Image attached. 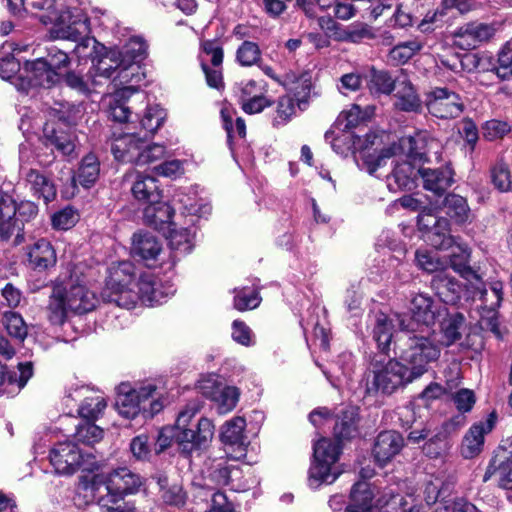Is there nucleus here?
Listing matches in <instances>:
<instances>
[{"mask_svg":"<svg viewBox=\"0 0 512 512\" xmlns=\"http://www.w3.org/2000/svg\"><path fill=\"white\" fill-rule=\"evenodd\" d=\"M329 506L334 511L345 508V512H421L416 497L404 495L399 482H355L348 503L343 494H334Z\"/></svg>","mask_w":512,"mask_h":512,"instance_id":"obj_1","label":"nucleus"},{"mask_svg":"<svg viewBox=\"0 0 512 512\" xmlns=\"http://www.w3.org/2000/svg\"><path fill=\"white\" fill-rule=\"evenodd\" d=\"M66 0H35L34 9L42 13L35 16L44 25H53L51 34L56 39L78 42L74 53L79 58L90 57L97 43L89 36L90 21L85 9L67 6Z\"/></svg>","mask_w":512,"mask_h":512,"instance_id":"obj_2","label":"nucleus"},{"mask_svg":"<svg viewBox=\"0 0 512 512\" xmlns=\"http://www.w3.org/2000/svg\"><path fill=\"white\" fill-rule=\"evenodd\" d=\"M418 227L426 233L430 244L440 250L451 249L450 263L452 269L467 280H479L478 275L468 265L470 251L465 244L458 243L450 235V223L447 218L440 217L432 209H423L418 216Z\"/></svg>","mask_w":512,"mask_h":512,"instance_id":"obj_3","label":"nucleus"},{"mask_svg":"<svg viewBox=\"0 0 512 512\" xmlns=\"http://www.w3.org/2000/svg\"><path fill=\"white\" fill-rule=\"evenodd\" d=\"M403 333L397 338L395 346L400 360L408 365L409 373L417 379L427 371L430 362L440 357V346L434 332L427 335L414 334V332Z\"/></svg>","mask_w":512,"mask_h":512,"instance_id":"obj_4","label":"nucleus"},{"mask_svg":"<svg viewBox=\"0 0 512 512\" xmlns=\"http://www.w3.org/2000/svg\"><path fill=\"white\" fill-rule=\"evenodd\" d=\"M141 482H78L76 493L84 494V503L94 500L103 512H132L134 507L124 502L125 497L135 494Z\"/></svg>","mask_w":512,"mask_h":512,"instance_id":"obj_5","label":"nucleus"},{"mask_svg":"<svg viewBox=\"0 0 512 512\" xmlns=\"http://www.w3.org/2000/svg\"><path fill=\"white\" fill-rule=\"evenodd\" d=\"M414 380L408 367L399 360L374 359L366 372V393L390 395Z\"/></svg>","mask_w":512,"mask_h":512,"instance_id":"obj_6","label":"nucleus"},{"mask_svg":"<svg viewBox=\"0 0 512 512\" xmlns=\"http://www.w3.org/2000/svg\"><path fill=\"white\" fill-rule=\"evenodd\" d=\"M198 410L196 404L187 405L175 422L173 437L186 453L207 447L214 435V426L208 418H200L195 424L192 422Z\"/></svg>","mask_w":512,"mask_h":512,"instance_id":"obj_7","label":"nucleus"},{"mask_svg":"<svg viewBox=\"0 0 512 512\" xmlns=\"http://www.w3.org/2000/svg\"><path fill=\"white\" fill-rule=\"evenodd\" d=\"M111 151L116 160L136 165L152 164L165 156V147L150 144L146 135L124 133L113 139Z\"/></svg>","mask_w":512,"mask_h":512,"instance_id":"obj_8","label":"nucleus"},{"mask_svg":"<svg viewBox=\"0 0 512 512\" xmlns=\"http://www.w3.org/2000/svg\"><path fill=\"white\" fill-rule=\"evenodd\" d=\"M155 391L156 386L153 384L134 387L129 382H122L116 388L115 407L121 416L134 419L141 412H147L146 404L149 403L148 412L153 415L162 409V404L154 400Z\"/></svg>","mask_w":512,"mask_h":512,"instance_id":"obj_9","label":"nucleus"},{"mask_svg":"<svg viewBox=\"0 0 512 512\" xmlns=\"http://www.w3.org/2000/svg\"><path fill=\"white\" fill-rule=\"evenodd\" d=\"M49 459L54 471L59 476H72L77 470L94 472L99 468L95 457L83 455L81 450L70 440L57 442L50 450Z\"/></svg>","mask_w":512,"mask_h":512,"instance_id":"obj_10","label":"nucleus"},{"mask_svg":"<svg viewBox=\"0 0 512 512\" xmlns=\"http://www.w3.org/2000/svg\"><path fill=\"white\" fill-rule=\"evenodd\" d=\"M410 312L412 315L410 319L400 314L396 315L397 326L401 332H416L418 325L426 327L434 325L445 312V308L437 304L430 295L417 293L410 301Z\"/></svg>","mask_w":512,"mask_h":512,"instance_id":"obj_11","label":"nucleus"},{"mask_svg":"<svg viewBox=\"0 0 512 512\" xmlns=\"http://www.w3.org/2000/svg\"><path fill=\"white\" fill-rule=\"evenodd\" d=\"M342 447L337 439L321 438L314 444V461L309 469V480H336L340 471L336 466Z\"/></svg>","mask_w":512,"mask_h":512,"instance_id":"obj_12","label":"nucleus"},{"mask_svg":"<svg viewBox=\"0 0 512 512\" xmlns=\"http://www.w3.org/2000/svg\"><path fill=\"white\" fill-rule=\"evenodd\" d=\"M428 112L439 119L458 118L465 109L463 98L447 87H434L425 95Z\"/></svg>","mask_w":512,"mask_h":512,"instance_id":"obj_13","label":"nucleus"},{"mask_svg":"<svg viewBox=\"0 0 512 512\" xmlns=\"http://www.w3.org/2000/svg\"><path fill=\"white\" fill-rule=\"evenodd\" d=\"M121 61L123 69L120 77L126 81L139 82L140 66L138 63L142 61L147 53V44L142 37L133 36L122 47L121 51H116Z\"/></svg>","mask_w":512,"mask_h":512,"instance_id":"obj_14","label":"nucleus"},{"mask_svg":"<svg viewBox=\"0 0 512 512\" xmlns=\"http://www.w3.org/2000/svg\"><path fill=\"white\" fill-rule=\"evenodd\" d=\"M134 282V267L130 262L113 264L109 268L106 288L102 296L106 301L117 304V298L122 296L124 291H131Z\"/></svg>","mask_w":512,"mask_h":512,"instance_id":"obj_15","label":"nucleus"},{"mask_svg":"<svg viewBox=\"0 0 512 512\" xmlns=\"http://www.w3.org/2000/svg\"><path fill=\"white\" fill-rule=\"evenodd\" d=\"M27 73L26 80L20 79L21 84L16 83L19 91L28 92L30 87L50 88L60 80V75L48 65L44 58H38L28 62L25 67Z\"/></svg>","mask_w":512,"mask_h":512,"instance_id":"obj_16","label":"nucleus"},{"mask_svg":"<svg viewBox=\"0 0 512 512\" xmlns=\"http://www.w3.org/2000/svg\"><path fill=\"white\" fill-rule=\"evenodd\" d=\"M437 146L438 143L429 132L417 131L413 135L401 137L396 144V150L409 161L424 162L427 154Z\"/></svg>","mask_w":512,"mask_h":512,"instance_id":"obj_17","label":"nucleus"},{"mask_svg":"<svg viewBox=\"0 0 512 512\" xmlns=\"http://www.w3.org/2000/svg\"><path fill=\"white\" fill-rule=\"evenodd\" d=\"M62 291L66 297L69 310L72 313H88L92 311L98 303V298L95 293L87 287L83 279L74 280L71 278L67 286L62 287Z\"/></svg>","mask_w":512,"mask_h":512,"instance_id":"obj_18","label":"nucleus"},{"mask_svg":"<svg viewBox=\"0 0 512 512\" xmlns=\"http://www.w3.org/2000/svg\"><path fill=\"white\" fill-rule=\"evenodd\" d=\"M496 422L497 414L492 411L485 420L478 421L469 428L461 445L463 457L470 459L482 451L485 435L494 429Z\"/></svg>","mask_w":512,"mask_h":512,"instance_id":"obj_19","label":"nucleus"},{"mask_svg":"<svg viewBox=\"0 0 512 512\" xmlns=\"http://www.w3.org/2000/svg\"><path fill=\"white\" fill-rule=\"evenodd\" d=\"M66 399L79 403L78 414L87 420H96L106 408L104 397L85 386L69 391Z\"/></svg>","mask_w":512,"mask_h":512,"instance_id":"obj_20","label":"nucleus"},{"mask_svg":"<svg viewBox=\"0 0 512 512\" xmlns=\"http://www.w3.org/2000/svg\"><path fill=\"white\" fill-rule=\"evenodd\" d=\"M493 25L471 22L459 27L454 33V44L464 50L475 49L495 34Z\"/></svg>","mask_w":512,"mask_h":512,"instance_id":"obj_21","label":"nucleus"},{"mask_svg":"<svg viewBox=\"0 0 512 512\" xmlns=\"http://www.w3.org/2000/svg\"><path fill=\"white\" fill-rule=\"evenodd\" d=\"M43 138L45 146L56 149L62 156L71 159L78 156L76 136L62 127L54 123H46L43 128Z\"/></svg>","mask_w":512,"mask_h":512,"instance_id":"obj_22","label":"nucleus"},{"mask_svg":"<svg viewBox=\"0 0 512 512\" xmlns=\"http://www.w3.org/2000/svg\"><path fill=\"white\" fill-rule=\"evenodd\" d=\"M203 53L209 57L213 67H209L205 60H202L201 66L206 77L207 84L219 89L223 85L221 64L223 61V50L215 41H204L202 44Z\"/></svg>","mask_w":512,"mask_h":512,"instance_id":"obj_23","label":"nucleus"},{"mask_svg":"<svg viewBox=\"0 0 512 512\" xmlns=\"http://www.w3.org/2000/svg\"><path fill=\"white\" fill-rule=\"evenodd\" d=\"M155 285H157V279L153 275H142L137 282H134L131 291H124L122 296L117 298V305L126 309L135 307L138 301L147 305Z\"/></svg>","mask_w":512,"mask_h":512,"instance_id":"obj_24","label":"nucleus"},{"mask_svg":"<svg viewBox=\"0 0 512 512\" xmlns=\"http://www.w3.org/2000/svg\"><path fill=\"white\" fill-rule=\"evenodd\" d=\"M419 176L418 168L405 159L397 161L391 175L387 176V187L392 192L412 190L416 187Z\"/></svg>","mask_w":512,"mask_h":512,"instance_id":"obj_25","label":"nucleus"},{"mask_svg":"<svg viewBox=\"0 0 512 512\" xmlns=\"http://www.w3.org/2000/svg\"><path fill=\"white\" fill-rule=\"evenodd\" d=\"M404 440L396 431L381 432L374 443L373 454L376 461L382 465L394 458L403 448Z\"/></svg>","mask_w":512,"mask_h":512,"instance_id":"obj_26","label":"nucleus"},{"mask_svg":"<svg viewBox=\"0 0 512 512\" xmlns=\"http://www.w3.org/2000/svg\"><path fill=\"white\" fill-rule=\"evenodd\" d=\"M162 252L158 239L149 233H135L132 242V254L140 258L147 266H153Z\"/></svg>","mask_w":512,"mask_h":512,"instance_id":"obj_27","label":"nucleus"},{"mask_svg":"<svg viewBox=\"0 0 512 512\" xmlns=\"http://www.w3.org/2000/svg\"><path fill=\"white\" fill-rule=\"evenodd\" d=\"M173 214V208L160 199L156 203L146 205L143 219L147 225L166 234V229L176 225V222L172 221Z\"/></svg>","mask_w":512,"mask_h":512,"instance_id":"obj_28","label":"nucleus"},{"mask_svg":"<svg viewBox=\"0 0 512 512\" xmlns=\"http://www.w3.org/2000/svg\"><path fill=\"white\" fill-rule=\"evenodd\" d=\"M431 287L440 300L446 304L454 305L460 300L462 285L447 270L440 271L433 276Z\"/></svg>","mask_w":512,"mask_h":512,"instance_id":"obj_29","label":"nucleus"},{"mask_svg":"<svg viewBox=\"0 0 512 512\" xmlns=\"http://www.w3.org/2000/svg\"><path fill=\"white\" fill-rule=\"evenodd\" d=\"M133 197L147 205L162 198V191L155 177L135 172V181L131 187Z\"/></svg>","mask_w":512,"mask_h":512,"instance_id":"obj_30","label":"nucleus"},{"mask_svg":"<svg viewBox=\"0 0 512 512\" xmlns=\"http://www.w3.org/2000/svg\"><path fill=\"white\" fill-rule=\"evenodd\" d=\"M395 102L397 109L404 112H420L422 109V101L416 92L412 83L403 77L398 80L395 88Z\"/></svg>","mask_w":512,"mask_h":512,"instance_id":"obj_31","label":"nucleus"},{"mask_svg":"<svg viewBox=\"0 0 512 512\" xmlns=\"http://www.w3.org/2000/svg\"><path fill=\"white\" fill-rule=\"evenodd\" d=\"M418 172L423 180V187L435 194L443 193L453 183V173L449 167L418 168Z\"/></svg>","mask_w":512,"mask_h":512,"instance_id":"obj_32","label":"nucleus"},{"mask_svg":"<svg viewBox=\"0 0 512 512\" xmlns=\"http://www.w3.org/2000/svg\"><path fill=\"white\" fill-rule=\"evenodd\" d=\"M29 265L39 271L56 264V252L51 243L45 239L36 241L27 251Z\"/></svg>","mask_w":512,"mask_h":512,"instance_id":"obj_33","label":"nucleus"},{"mask_svg":"<svg viewBox=\"0 0 512 512\" xmlns=\"http://www.w3.org/2000/svg\"><path fill=\"white\" fill-rule=\"evenodd\" d=\"M136 92L137 88L134 85H130L118 89L110 96L108 101V115L113 121L119 123L128 121L131 111L126 105V100Z\"/></svg>","mask_w":512,"mask_h":512,"instance_id":"obj_34","label":"nucleus"},{"mask_svg":"<svg viewBox=\"0 0 512 512\" xmlns=\"http://www.w3.org/2000/svg\"><path fill=\"white\" fill-rule=\"evenodd\" d=\"M245 427L246 420L243 417L237 416L227 421L221 430V440L223 443L238 446V453L234 456L236 460L246 455V448L244 447Z\"/></svg>","mask_w":512,"mask_h":512,"instance_id":"obj_35","label":"nucleus"},{"mask_svg":"<svg viewBox=\"0 0 512 512\" xmlns=\"http://www.w3.org/2000/svg\"><path fill=\"white\" fill-rule=\"evenodd\" d=\"M26 185L34 196L42 198L48 203L56 197V188L52 181L37 169H29L24 172Z\"/></svg>","mask_w":512,"mask_h":512,"instance_id":"obj_36","label":"nucleus"},{"mask_svg":"<svg viewBox=\"0 0 512 512\" xmlns=\"http://www.w3.org/2000/svg\"><path fill=\"white\" fill-rule=\"evenodd\" d=\"M64 82L70 89L84 96L96 92V89L102 85V81L92 74L91 69L86 73L81 70H71L66 73Z\"/></svg>","mask_w":512,"mask_h":512,"instance_id":"obj_37","label":"nucleus"},{"mask_svg":"<svg viewBox=\"0 0 512 512\" xmlns=\"http://www.w3.org/2000/svg\"><path fill=\"white\" fill-rule=\"evenodd\" d=\"M396 315L392 318L381 312L375 314L373 338L382 352H386L391 344L397 323Z\"/></svg>","mask_w":512,"mask_h":512,"instance_id":"obj_38","label":"nucleus"},{"mask_svg":"<svg viewBox=\"0 0 512 512\" xmlns=\"http://www.w3.org/2000/svg\"><path fill=\"white\" fill-rule=\"evenodd\" d=\"M122 63L116 51H111L93 64L90 69L92 74L100 79L102 83L104 80L113 77L115 73H117L115 78H118L120 83H129L130 81H126L120 77L121 70L123 69Z\"/></svg>","mask_w":512,"mask_h":512,"instance_id":"obj_39","label":"nucleus"},{"mask_svg":"<svg viewBox=\"0 0 512 512\" xmlns=\"http://www.w3.org/2000/svg\"><path fill=\"white\" fill-rule=\"evenodd\" d=\"M419 490L427 505L446 504L454 492L453 482H419Z\"/></svg>","mask_w":512,"mask_h":512,"instance_id":"obj_40","label":"nucleus"},{"mask_svg":"<svg viewBox=\"0 0 512 512\" xmlns=\"http://www.w3.org/2000/svg\"><path fill=\"white\" fill-rule=\"evenodd\" d=\"M498 480H512V452L505 448H499L490 461L484 480L488 478Z\"/></svg>","mask_w":512,"mask_h":512,"instance_id":"obj_41","label":"nucleus"},{"mask_svg":"<svg viewBox=\"0 0 512 512\" xmlns=\"http://www.w3.org/2000/svg\"><path fill=\"white\" fill-rule=\"evenodd\" d=\"M33 375V364L30 361L19 362L17 369L6 372L0 363V386L6 385L20 391Z\"/></svg>","mask_w":512,"mask_h":512,"instance_id":"obj_42","label":"nucleus"},{"mask_svg":"<svg viewBox=\"0 0 512 512\" xmlns=\"http://www.w3.org/2000/svg\"><path fill=\"white\" fill-rule=\"evenodd\" d=\"M195 231L190 227H182L177 222L175 226L166 229V238L170 248L174 251L186 254L192 250Z\"/></svg>","mask_w":512,"mask_h":512,"instance_id":"obj_43","label":"nucleus"},{"mask_svg":"<svg viewBox=\"0 0 512 512\" xmlns=\"http://www.w3.org/2000/svg\"><path fill=\"white\" fill-rule=\"evenodd\" d=\"M99 174L100 162L95 154L89 153L82 158L74 181L85 188H90L98 180Z\"/></svg>","mask_w":512,"mask_h":512,"instance_id":"obj_44","label":"nucleus"},{"mask_svg":"<svg viewBox=\"0 0 512 512\" xmlns=\"http://www.w3.org/2000/svg\"><path fill=\"white\" fill-rule=\"evenodd\" d=\"M357 411L353 407L343 409L336 417L333 434L338 441L352 438L356 432Z\"/></svg>","mask_w":512,"mask_h":512,"instance_id":"obj_45","label":"nucleus"},{"mask_svg":"<svg viewBox=\"0 0 512 512\" xmlns=\"http://www.w3.org/2000/svg\"><path fill=\"white\" fill-rule=\"evenodd\" d=\"M68 312L70 310L62 287L57 286L53 289L47 306L48 320L53 325H61L65 322Z\"/></svg>","mask_w":512,"mask_h":512,"instance_id":"obj_46","label":"nucleus"},{"mask_svg":"<svg viewBox=\"0 0 512 512\" xmlns=\"http://www.w3.org/2000/svg\"><path fill=\"white\" fill-rule=\"evenodd\" d=\"M465 318L460 313H455L446 318L441 324L442 339L437 340L440 348L450 346L461 338Z\"/></svg>","mask_w":512,"mask_h":512,"instance_id":"obj_47","label":"nucleus"},{"mask_svg":"<svg viewBox=\"0 0 512 512\" xmlns=\"http://www.w3.org/2000/svg\"><path fill=\"white\" fill-rule=\"evenodd\" d=\"M444 206L446 213L457 224H464L471 220V210L464 197L457 194H449L445 197Z\"/></svg>","mask_w":512,"mask_h":512,"instance_id":"obj_48","label":"nucleus"},{"mask_svg":"<svg viewBox=\"0 0 512 512\" xmlns=\"http://www.w3.org/2000/svg\"><path fill=\"white\" fill-rule=\"evenodd\" d=\"M374 111V106H366L362 109L359 105L354 104L349 110L340 114L337 123L340 126L343 125V130L351 129L369 120L373 116Z\"/></svg>","mask_w":512,"mask_h":512,"instance_id":"obj_49","label":"nucleus"},{"mask_svg":"<svg viewBox=\"0 0 512 512\" xmlns=\"http://www.w3.org/2000/svg\"><path fill=\"white\" fill-rule=\"evenodd\" d=\"M397 154L396 143H393L390 147L383 149L381 153L377 155H364L362 163L359 164V166L361 169H365L370 175H376L377 170L385 165L386 160Z\"/></svg>","mask_w":512,"mask_h":512,"instance_id":"obj_50","label":"nucleus"},{"mask_svg":"<svg viewBox=\"0 0 512 512\" xmlns=\"http://www.w3.org/2000/svg\"><path fill=\"white\" fill-rule=\"evenodd\" d=\"M239 400V391L233 386H221L212 401L217 404L218 411L221 414L232 411Z\"/></svg>","mask_w":512,"mask_h":512,"instance_id":"obj_51","label":"nucleus"},{"mask_svg":"<svg viewBox=\"0 0 512 512\" xmlns=\"http://www.w3.org/2000/svg\"><path fill=\"white\" fill-rule=\"evenodd\" d=\"M3 324L11 337L21 342L27 337L28 327L19 313L5 312L3 314Z\"/></svg>","mask_w":512,"mask_h":512,"instance_id":"obj_52","label":"nucleus"},{"mask_svg":"<svg viewBox=\"0 0 512 512\" xmlns=\"http://www.w3.org/2000/svg\"><path fill=\"white\" fill-rule=\"evenodd\" d=\"M220 114H221L223 128L225 129V131L227 133V139H228L229 144L231 143V140L235 136H238L240 138L245 137L246 124L242 118L237 117L235 120V123H234L233 112L226 107L221 109Z\"/></svg>","mask_w":512,"mask_h":512,"instance_id":"obj_53","label":"nucleus"},{"mask_svg":"<svg viewBox=\"0 0 512 512\" xmlns=\"http://www.w3.org/2000/svg\"><path fill=\"white\" fill-rule=\"evenodd\" d=\"M398 80L401 79H393L386 71H373L369 81V88L373 93L388 95L395 90Z\"/></svg>","mask_w":512,"mask_h":512,"instance_id":"obj_54","label":"nucleus"},{"mask_svg":"<svg viewBox=\"0 0 512 512\" xmlns=\"http://www.w3.org/2000/svg\"><path fill=\"white\" fill-rule=\"evenodd\" d=\"M92 420H88L83 424H79L76 427L74 438L84 445H94L103 438V429L95 425Z\"/></svg>","mask_w":512,"mask_h":512,"instance_id":"obj_55","label":"nucleus"},{"mask_svg":"<svg viewBox=\"0 0 512 512\" xmlns=\"http://www.w3.org/2000/svg\"><path fill=\"white\" fill-rule=\"evenodd\" d=\"M374 37L372 28L364 23H355L341 30L336 35L337 41H350L353 43L361 42L364 39Z\"/></svg>","mask_w":512,"mask_h":512,"instance_id":"obj_56","label":"nucleus"},{"mask_svg":"<svg viewBox=\"0 0 512 512\" xmlns=\"http://www.w3.org/2000/svg\"><path fill=\"white\" fill-rule=\"evenodd\" d=\"M423 47L417 40L400 43L390 50L389 57L397 64L406 63Z\"/></svg>","mask_w":512,"mask_h":512,"instance_id":"obj_57","label":"nucleus"},{"mask_svg":"<svg viewBox=\"0 0 512 512\" xmlns=\"http://www.w3.org/2000/svg\"><path fill=\"white\" fill-rule=\"evenodd\" d=\"M165 119V112L158 105L148 107L143 118L140 121L142 129L145 131L146 138L152 136L162 125Z\"/></svg>","mask_w":512,"mask_h":512,"instance_id":"obj_58","label":"nucleus"},{"mask_svg":"<svg viewBox=\"0 0 512 512\" xmlns=\"http://www.w3.org/2000/svg\"><path fill=\"white\" fill-rule=\"evenodd\" d=\"M236 59L241 66H253L261 60L259 46L251 41H244L236 52Z\"/></svg>","mask_w":512,"mask_h":512,"instance_id":"obj_59","label":"nucleus"},{"mask_svg":"<svg viewBox=\"0 0 512 512\" xmlns=\"http://www.w3.org/2000/svg\"><path fill=\"white\" fill-rule=\"evenodd\" d=\"M491 181L499 191H509L512 185V180L508 164L502 160L497 161L491 168Z\"/></svg>","mask_w":512,"mask_h":512,"instance_id":"obj_60","label":"nucleus"},{"mask_svg":"<svg viewBox=\"0 0 512 512\" xmlns=\"http://www.w3.org/2000/svg\"><path fill=\"white\" fill-rule=\"evenodd\" d=\"M161 497L167 504L180 506L185 503L186 492L180 482H164L161 485Z\"/></svg>","mask_w":512,"mask_h":512,"instance_id":"obj_61","label":"nucleus"},{"mask_svg":"<svg viewBox=\"0 0 512 512\" xmlns=\"http://www.w3.org/2000/svg\"><path fill=\"white\" fill-rule=\"evenodd\" d=\"M479 299L485 303L491 310L500 306L503 299V284L500 281H494L490 284V293L484 288H477Z\"/></svg>","mask_w":512,"mask_h":512,"instance_id":"obj_62","label":"nucleus"},{"mask_svg":"<svg viewBox=\"0 0 512 512\" xmlns=\"http://www.w3.org/2000/svg\"><path fill=\"white\" fill-rule=\"evenodd\" d=\"M296 113L295 101L292 97L285 95L279 98L276 109L274 125H285Z\"/></svg>","mask_w":512,"mask_h":512,"instance_id":"obj_63","label":"nucleus"},{"mask_svg":"<svg viewBox=\"0 0 512 512\" xmlns=\"http://www.w3.org/2000/svg\"><path fill=\"white\" fill-rule=\"evenodd\" d=\"M499 66L496 68L498 77L507 79L512 75V39L506 43L498 55Z\"/></svg>","mask_w":512,"mask_h":512,"instance_id":"obj_64","label":"nucleus"}]
</instances>
